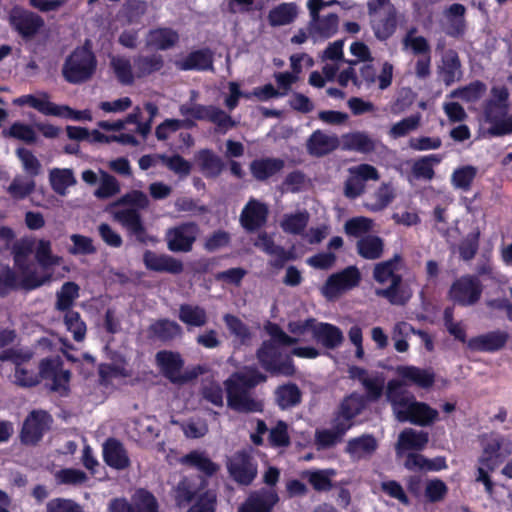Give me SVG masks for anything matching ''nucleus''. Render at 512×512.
Masks as SVG:
<instances>
[{
	"label": "nucleus",
	"mask_w": 512,
	"mask_h": 512,
	"mask_svg": "<svg viewBox=\"0 0 512 512\" xmlns=\"http://www.w3.org/2000/svg\"><path fill=\"white\" fill-rule=\"evenodd\" d=\"M366 408L364 397L352 392L345 396L333 413L330 429L315 432V445L318 450L329 449L341 443L346 433L355 425V418Z\"/></svg>",
	"instance_id": "nucleus-1"
},
{
	"label": "nucleus",
	"mask_w": 512,
	"mask_h": 512,
	"mask_svg": "<svg viewBox=\"0 0 512 512\" xmlns=\"http://www.w3.org/2000/svg\"><path fill=\"white\" fill-rule=\"evenodd\" d=\"M266 381L267 376L256 367H250L244 372H234L224 381L228 406L239 413L262 412V402L255 399L250 391Z\"/></svg>",
	"instance_id": "nucleus-2"
},
{
	"label": "nucleus",
	"mask_w": 512,
	"mask_h": 512,
	"mask_svg": "<svg viewBox=\"0 0 512 512\" xmlns=\"http://www.w3.org/2000/svg\"><path fill=\"white\" fill-rule=\"evenodd\" d=\"M35 353L28 347H11L0 351V362L14 366L13 383L21 388H32L39 384L38 374L28 364Z\"/></svg>",
	"instance_id": "nucleus-3"
},
{
	"label": "nucleus",
	"mask_w": 512,
	"mask_h": 512,
	"mask_svg": "<svg viewBox=\"0 0 512 512\" xmlns=\"http://www.w3.org/2000/svg\"><path fill=\"white\" fill-rule=\"evenodd\" d=\"M97 68V59L87 47H77L65 59L62 75L70 84H82L92 78Z\"/></svg>",
	"instance_id": "nucleus-4"
},
{
	"label": "nucleus",
	"mask_w": 512,
	"mask_h": 512,
	"mask_svg": "<svg viewBox=\"0 0 512 512\" xmlns=\"http://www.w3.org/2000/svg\"><path fill=\"white\" fill-rule=\"evenodd\" d=\"M260 366L271 376L292 377L296 373L294 361L290 355L283 356L280 347L271 340H264L256 351Z\"/></svg>",
	"instance_id": "nucleus-5"
},
{
	"label": "nucleus",
	"mask_w": 512,
	"mask_h": 512,
	"mask_svg": "<svg viewBox=\"0 0 512 512\" xmlns=\"http://www.w3.org/2000/svg\"><path fill=\"white\" fill-rule=\"evenodd\" d=\"M502 445L503 439L501 437L489 439L483 445L482 454L478 460L479 467L477 469L478 475L476 481L483 483L487 493H492L494 488V483L489 473L495 471L506 457L501 452Z\"/></svg>",
	"instance_id": "nucleus-6"
},
{
	"label": "nucleus",
	"mask_w": 512,
	"mask_h": 512,
	"mask_svg": "<svg viewBox=\"0 0 512 512\" xmlns=\"http://www.w3.org/2000/svg\"><path fill=\"white\" fill-rule=\"evenodd\" d=\"M483 293L481 280L475 275H462L455 279L447 293L454 305L460 307L474 306L479 302Z\"/></svg>",
	"instance_id": "nucleus-7"
},
{
	"label": "nucleus",
	"mask_w": 512,
	"mask_h": 512,
	"mask_svg": "<svg viewBox=\"0 0 512 512\" xmlns=\"http://www.w3.org/2000/svg\"><path fill=\"white\" fill-rule=\"evenodd\" d=\"M180 115L190 120L209 121L221 130H228L235 126V121L224 110L214 105L182 104L179 107Z\"/></svg>",
	"instance_id": "nucleus-8"
},
{
	"label": "nucleus",
	"mask_w": 512,
	"mask_h": 512,
	"mask_svg": "<svg viewBox=\"0 0 512 512\" xmlns=\"http://www.w3.org/2000/svg\"><path fill=\"white\" fill-rule=\"evenodd\" d=\"M155 361L161 374L172 384H185L197 376L196 373H182L184 360L178 352L169 350L158 351L155 355Z\"/></svg>",
	"instance_id": "nucleus-9"
},
{
	"label": "nucleus",
	"mask_w": 512,
	"mask_h": 512,
	"mask_svg": "<svg viewBox=\"0 0 512 512\" xmlns=\"http://www.w3.org/2000/svg\"><path fill=\"white\" fill-rule=\"evenodd\" d=\"M8 20L12 29L24 40L33 39L45 25L40 15L20 6L11 9Z\"/></svg>",
	"instance_id": "nucleus-10"
},
{
	"label": "nucleus",
	"mask_w": 512,
	"mask_h": 512,
	"mask_svg": "<svg viewBox=\"0 0 512 512\" xmlns=\"http://www.w3.org/2000/svg\"><path fill=\"white\" fill-rule=\"evenodd\" d=\"M52 416L45 410L31 411L23 422L20 432L21 442L26 445L38 444L44 434L50 430Z\"/></svg>",
	"instance_id": "nucleus-11"
},
{
	"label": "nucleus",
	"mask_w": 512,
	"mask_h": 512,
	"mask_svg": "<svg viewBox=\"0 0 512 512\" xmlns=\"http://www.w3.org/2000/svg\"><path fill=\"white\" fill-rule=\"evenodd\" d=\"M257 462L247 451L235 452L227 462L230 477L238 484L248 486L257 477Z\"/></svg>",
	"instance_id": "nucleus-12"
},
{
	"label": "nucleus",
	"mask_w": 512,
	"mask_h": 512,
	"mask_svg": "<svg viewBox=\"0 0 512 512\" xmlns=\"http://www.w3.org/2000/svg\"><path fill=\"white\" fill-rule=\"evenodd\" d=\"M361 274L356 266H348L331 274L325 281L321 292L327 299H334L341 293L359 285Z\"/></svg>",
	"instance_id": "nucleus-13"
},
{
	"label": "nucleus",
	"mask_w": 512,
	"mask_h": 512,
	"mask_svg": "<svg viewBox=\"0 0 512 512\" xmlns=\"http://www.w3.org/2000/svg\"><path fill=\"white\" fill-rule=\"evenodd\" d=\"M416 28H411L403 38V45L410 48L415 55L421 56L415 63V74L419 79H426L431 74V47L424 36H413Z\"/></svg>",
	"instance_id": "nucleus-14"
},
{
	"label": "nucleus",
	"mask_w": 512,
	"mask_h": 512,
	"mask_svg": "<svg viewBox=\"0 0 512 512\" xmlns=\"http://www.w3.org/2000/svg\"><path fill=\"white\" fill-rule=\"evenodd\" d=\"M509 105H498L486 101L483 107L485 122L490 124L487 133L492 137L512 134V116H508Z\"/></svg>",
	"instance_id": "nucleus-15"
},
{
	"label": "nucleus",
	"mask_w": 512,
	"mask_h": 512,
	"mask_svg": "<svg viewBox=\"0 0 512 512\" xmlns=\"http://www.w3.org/2000/svg\"><path fill=\"white\" fill-rule=\"evenodd\" d=\"M379 178L380 174L373 165L362 163L351 167L344 183V195L349 199H356L364 193L367 181H377Z\"/></svg>",
	"instance_id": "nucleus-16"
},
{
	"label": "nucleus",
	"mask_w": 512,
	"mask_h": 512,
	"mask_svg": "<svg viewBox=\"0 0 512 512\" xmlns=\"http://www.w3.org/2000/svg\"><path fill=\"white\" fill-rule=\"evenodd\" d=\"M199 227L195 222L182 223L167 232L168 249L172 252H190L196 241Z\"/></svg>",
	"instance_id": "nucleus-17"
},
{
	"label": "nucleus",
	"mask_w": 512,
	"mask_h": 512,
	"mask_svg": "<svg viewBox=\"0 0 512 512\" xmlns=\"http://www.w3.org/2000/svg\"><path fill=\"white\" fill-rule=\"evenodd\" d=\"M438 417V411L431 408L424 402L410 400L409 404L403 409L398 410V419L402 422L409 421L419 426H428Z\"/></svg>",
	"instance_id": "nucleus-18"
},
{
	"label": "nucleus",
	"mask_w": 512,
	"mask_h": 512,
	"mask_svg": "<svg viewBox=\"0 0 512 512\" xmlns=\"http://www.w3.org/2000/svg\"><path fill=\"white\" fill-rule=\"evenodd\" d=\"M279 502V496L273 488H261L252 492L239 508V512H272Z\"/></svg>",
	"instance_id": "nucleus-19"
},
{
	"label": "nucleus",
	"mask_w": 512,
	"mask_h": 512,
	"mask_svg": "<svg viewBox=\"0 0 512 512\" xmlns=\"http://www.w3.org/2000/svg\"><path fill=\"white\" fill-rule=\"evenodd\" d=\"M208 485L202 477H183L174 489V500L179 508L189 505Z\"/></svg>",
	"instance_id": "nucleus-20"
},
{
	"label": "nucleus",
	"mask_w": 512,
	"mask_h": 512,
	"mask_svg": "<svg viewBox=\"0 0 512 512\" xmlns=\"http://www.w3.org/2000/svg\"><path fill=\"white\" fill-rule=\"evenodd\" d=\"M508 340V332L495 330L470 338L467 347L471 351L493 353L504 348Z\"/></svg>",
	"instance_id": "nucleus-21"
},
{
	"label": "nucleus",
	"mask_w": 512,
	"mask_h": 512,
	"mask_svg": "<svg viewBox=\"0 0 512 512\" xmlns=\"http://www.w3.org/2000/svg\"><path fill=\"white\" fill-rule=\"evenodd\" d=\"M339 145L340 141L336 135H328L317 129L308 137L306 150L310 156L320 158L335 151Z\"/></svg>",
	"instance_id": "nucleus-22"
},
{
	"label": "nucleus",
	"mask_w": 512,
	"mask_h": 512,
	"mask_svg": "<svg viewBox=\"0 0 512 512\" xmlns=\"http://www.w3.org/2000/svg\"><path fill=\"white\" fill-rule=\"evenodd\" d=\"M267 217V206L257 200H250L241 212L240 223L246 231L254 232L265 225Z\"/></svg>",
	"instance_id": "nucleus-23"
},
{
	"label": "nucleus",
	"mask_w": 512,
	"mask_h": 512,
	"mask_svg": "<svg viewBox=\"0 0 512 512\" xmlns=\"http://www.w3.org/2000/svg\"><path fill=\"white\" fill-rule=\"evenodd\" d=\"M103 459L109 467L116 470H125L131 465L123 443L114 437H110L104 442Z\"/></svg>",
	"instance_id": "nucleus-24"
},
{
	"label": "nucleus",
	"mask_w": 512,
	"mask_h": 512,
	"mask_svg": "<svg viewBox=\"0 0 512 512\" xmlns=\"http://www.w3.org/2000/svg\"><path fill=\"white\" fill-rule=\"evenodd\" d=\"M284 167L285 161L281 158L261 157L250 162L249 171L256 181L267 182L280 173Z\"/></svg>",
	"instance_id": "nucleus-25"
},
{
	"label": "nucleus",
	"mask_w": 512,
	"mask_h": 512,
	"mask_svg": "<svg viewBox=\"0 0 512 512\" xmlns=\"http://www.w3.org/2000/svg\"><path fill=\"white\" fill-rule=\"evenodd\" d=\"M214 56L209 48L191 51L183 59L177 60L175 66L180 71L213 70Z\"/></svg>",
	"instance_id": "nucleus-26"
},
{
	"label": "nucleus",
	"mask_w": 512,
	"mask_h": 512,
	"mask_svg": "<svg viewBox=\"0 0 512 512\" xmlns=\"http://www.w3.org/2000/svg\"><path fill=\"white\" fill-rule=\"evenodd\" d=\"M143 262L148 270L155 272H165L170 274H180L184 270L183 263L166 254L158 255L151 250H146L143 254Z\"/></svg>",
	"instance_id": "nucleus-27"
},
{
	"label": "nucleus",
	"mask_w": 512,
	"mask_h": 512,
	"mask_svg": "<svg viewBox=\"0 0 512 512\" xmlns=\"http://www.w3.org/2000/svg\"><path fill=\"white\" fill-rule=\"evenodd\" d=\"M439 75L446 86H450L463 76L462 63L459 54L454 49L444 51L439 66Z\"/></svg>",
	"instance_id": "nucleus-28"
},
{
	"label": "nucleus",
	"mask_w": 512,
	"mask_h": 512,
	"mask_svg": "<svg viewBox=\"0 0 512 512\" xmlns=\"http://www.w3.org/2000/svg\"><path fill=\"white\" fill-rule=\"evenodd\" d=\"M378 449V442L372 434H362L347 441L345 452L353 459L371 457Z\"/></svg>",
	"instance_id": "nucleus-29"
},
{
	"label": "nucleus",
	"mask_w": 512,
	"mask_h": 512,
	"mask_svg": "<svg viewBox=\"0 0 512 512\" xmlns=\"http://www.w3.org/2000/svg\"><path fill=\"white\" fill-rule=\"evenodd\" d=\"M115 217L138 242L142 244L147 242L146 227L140 213L136 209H122L115 214Z\"/></svg>",
	"instance_id": "nucleus-30"
},
{
	"label": "nucleus",
	"mask_w": 512,
	"mask_h": 512,
	"mask_svg": "<svg viewBox=\"0 0 512 512\" xmlns=\"http://www.w3.org/2000/svg\"><path fill=\"white\" fill-rule=\"evenodd\" d=\"M312 336L317 343L330 350L338 348L344 341L341 329L326 322H316Z\"/></svg>",
	"instance_id": "nucleus-31"
},
{
	"label": "nucleus",
	"mask_w": 512,
	"mask_h": 512,
	"mask_svg": "<svg viewBox=\"0 0 512 512\" xmlns=\"http://www.w3.org/2000/svg\"><path fill=\"white\" fill-rule=\"evenodd\" d=\"M466 7L461 3L451 4L445 14L448 19V25L445 33L455 39L462 38L467 31V22L465 19Z\"/></svg>",
	"instance_id": "nucleus-32"
},
{
	"label": "nucleus",
	"mask_w": 512,
	"mask_h": 512,
	"mask_svg": "<svg viewBox=\"0 0 512 512\" xmlns=\"http://www.w3.org/2000/svg\"><path fill=\"white\" fill-rule=\"evenodd\" d=\"M397 374L407 383L423 389H429L434 385L435 373L431 369H423L416 366H399Z\"/></svg>",
	"instance_id": "nucleus-33"
},
{
	"label": "nucleus",
	"mask_w": 512,
	"mask_h": 512,
	"mask_svg": "<svg viewBox=\"0 0 512 512\" xmlns=\"http://www.w3.org/2000/svg\"><path fill=\"white\" fill-rule=\"evenodd\" d=\"M179 42V34L168 27L151 29L146 38V46L160 51L173 48Z\"/></svg>",
	"instance_id": "nucleus-34"
},
{
	"label": "nucleus",
	"mask_w": 512,
	"mask_h": 512,
	"mask_svg": "<svg viewBox=\"0 0 512 512\" xmlns=\"http://www.w3.org/2000/svg\"><path fill=\"white\" fill-rule=\"evenodd\" d=\"M371 28L378 40L385 41L389 39L397 29V10L394 5H389L385 9L383 17L373 19Z\"/></svg>",
	"instance_id": "nucleus-35"
},
{
	"label": "nucleus",
	"mask_w": 512,
	"mask_h": 512,
	"mask_svg": "<svg viewBox=\"0 0 512 512\" xmlns=\"http://www.w3.org/2000/svg\"><path fill=\"white\" fill-rule=\"evenodd\" d=\"M428 441L427 432L406 428L399 434L396 450L398 453L408 450L421 451L426 447Z\"/></svg>",
	"instance_id": "nucleus-36"
},
{
	"label": "nucleus",
	"mask_w": 512,
	"mask_h": 512,
	"mask_svg": "<svg viewBox=\"0 0 512 512\" xmlns=\"http://www.w3.org/2000/svg\"><path fill=\"white\" fill-rule=\"evenodd\" d=\"M148 333L151 338H156L161 342H169L180 337L183 333L182 327L175 321L164 318L159 319L148 327Z\"/></svg>",
	"instance_id": "nucleus-37"
},
{
	"label": "nucleus",
	"mask_w": 512,
	"mask_h": 512,
	"mask_svg": "<svg viewBox=\"0 0 512 512\" xmlns=\"http://www.w3.org/2000/svg\"><path fill=\"white\" fill-rule=\"evenodd\" d=\"M342 148L347 151L369 154L375 151L376 144L367 133L357 131L343 136Z\"/></svg>",
	"instance_id": "nucleus-38"
},
{
	"label": "nucleus",
	"mask_w": 512,
	"mask_h": 512,
	"mask_svg": "<svg viewBox=\"0 0 512 512\" xmlns=\"http://www.w3.org/2000/svg\"><path fill=\"white\" fill-rule=\"evenodd\" d=\"M298 16V7L294 2H284L273 7L267 16L272 27L285 26L293 23Z\"/></svg>",
	"instance_id": "nucleus-39"
},
{
	"label": "nucleus",
	"mask_w": 512,
	"mask_h": 512,
	"mask_svg": "<svg viewBox=\"0 0 512 512\" xmlns=\"http://www.w3.org/2000/svg\"><path fill=\"white\" fill-rule=\"evenodd\" d=\"M376 294L385 298L392 305H405L411 298V293L403 285L402 276H395L390 285L384 289H377Z\"/></svg>",
	"instance_id": "nucleus-40"
},
{
	"label": "nucleus",
	"mask_w": 512,
	"mask_h": 512,
	"mask_svg": "<svg viewBox=\"0 0 512 512\" xmlns=\"http://www.w3.org/2000/svg\"><path fill=\"white\" fill-rule=\"evenodd\" d=\"M197 159L200 170L207 179H215L220 176L225 164L222 159L210 149L199 151Z\"/></svg>",
	"instance_id": "nucleus-41"
},
{
	"label": "nucleus",
	"mask_w": 512,
	"mask_h": 512,
	"mask_svg": "<svg viewBox=\"0 0 512 512\" xmlns=\"http://www.w3.org/2000/svg\"><path fill=\"white\" fill-rule=\"evenodd\" d=\"M182 462L192 468H195L206 477H212L220 469V466L213 462L205 452L198 450H193L186 454L183 457Z\"/></svg>",
	"instance_id": "nucleus-42"
},
{
	"label": "nucleus",
	"mask_w": 512,
	"mask_h": 512,
	"mask_svg": "<svg viewBox=\"0 0 512 512\" xmlns=\"http://www.w3.org/2000/svg\"><path fill=\"white\" fill-rule=\"evenodd\" d=\"M138 78L146 77L161 71L164 67V58L159 53L150 55H137L133 58Z\"/></svg>",
	"instance_id": "nucleus-43"
},
{
	"label": "nucleus",
	"mask_w": 512,
	"mask_h": 512,
	"mask_svg": "<svg viewBox=\"0 0 512 512\" xmlns=\"http://www.w3.org/2000/svg\"><path fill=\"white\" fill-rule=\"evenodd\" d=\"M339 17L336 13H329L326 16H319L317 21L310 20L309 33L323 39L331 38L338 30Z\"/></svg>",
	"instance_id": "nucleus-44"
},
{
	"label": "nucleus",
	"mask_w": 512,
	"mask_h": 512,
	"mask_svg": "<svg viewBox=\"0 0 512 512\" xmlns=\"http://www.w3.org/2000/svg\"><path fill=\"white\" fill-rule=\"evenodd\" d=\"M357 253L364 259H379L384 250L382 238L376 235H365L356 243Z\"/></svg>",
	"instance_id": "nucleus-45"
},
{
	"label": "nucleus",
	"mask_w": 512,
	"mask_h": 512,
	"mask_svg": "<svg viewBox=\"0 0 512 512\" xmlns=\"http://www.w3.org/2000/svg\"><path fill=\"white\" fill-rule=\"evenodd\" d=\"M402 260V256L396 253L391 259L377 263L373 270L375 281L385 284L388 281L392 282L395 276H401L396 271L399 270V264Z\"/></svg>",
	"instance_id": "nucleus-46"
},
{
	"label": "nucleus",
	"mask_w": 512,
	"mask_h": 512,
	"mask_svg": "<svg viewBox=\"0 0 512 512\" xmlns=\"http://www.w3.org/2000/svg\"><path fill=\"white\" fill-rule=\"evenodd\" d=\"M179 320L192 327H202L207 323L206 310L199 305L181 304L178 313Z\"/></svg>",
	"instance_id": "nucleus-47"
},
{
	"label": "nucleus",
	"mask_w": 512,
	"mask_h": 512,
	"mask_svg": "<svg viewBox=\"0 0 512 512\" xmlns=\"http://www.w3.org/2000/svg\"><path fill=\"white\" fill-rule=\"evenodd\" d=\"M131 512H159V503L152 492L139 488L131 497Z\"/></svg>",
	"instance_id": "nucleus-48"
},
{
	"label": "nucleus",
	"mask_w": 512,
	"mask_h": 512,
	"mask_svg": "<svg viewBox=\"0 0 512 512\" xmlns=\"http://www.w3.org/2000/svg\"><path fill=\"white\" fill-rule=\"evenodd\" d=\"M301 391L295 383L283 384L275 391L276 402L282 409L294 407L301 402Z\"/></svg>",
	"instance_id": "nucleus-49"
},
{
	"label": "nucleus",
	"mask_w": 512,
	"mask_h": 512,
	"mask_svg": "<svg viewBox=\"0 0 512 512\" xmlns=\"http://www.w3.org/2000/svg\"><path fill=\"white\" fill-rule=\"evenodd\" d=\"M309 222V213L300 211L291 214H285L281 220L280 226L285 233L292 235H302Z\"/></svg>",
	"instance_id": "nucleus-50"
},
{
	"label": "nucleus",
	"mask_w": 512,
	"mask_h": 512,
	"mask_svg": "<svg viewBox=\"0 0 512 512\" xmlns=\"http://www.w3.org/2000/svg\"><path fill=\"white\" fill-rule=\"evenodd\" d=\"M79 297V286L75 282H65L56 293V309L60 312L72 310L75 299Z\"/></svg>",
	"instance_id": "nucleus-51"
},
{
	"label": "nucleus",
	"mask_w": 512,
	"mask_h": 512,
	"mask_svg": "<svg viewBox=\"0 0 512 512\" xmlns=\"http://www.w3.org/2000/svg\"><path fill=\"white\" fill-rule=\"evenodd\" d=\"M335 475L336 471L334 469H322L306 472L309 484L318 492L330 491L333 487L332 477Z\"/></svg>",
	"instance_id": "nucleus-52"
},
{
	"label": "nucleus",
	"mask_w": 512,
	"mask_h": 512,
	"mask_svg": "<svg viewBox=\"0 0 512 512\" xmlns=\"http://www.w3.org/2000/svg\"><path fill=\"white\" fill-rule=\"evenodd\" d=\"M110 65L120 84L132 85L134 83L130 59L125 56H114L111 58Z\"/></svg>",
	"instance_id": "nucleus-53"
},
{
	"label": "nucleus",
	"mask_w": 512,
	"mask_h": 512,
	"mask_svg": "<svg viewBox=\"0 0 512 512\" xmlns=\"http://www.w3.org/2000/svg\"><path fill=\"white\" fill-rule=\"evenodd\" d=\"M49 180L51 188L59 195H65L67 188L75 184V178L70 169L51 170Z\"/></svg>",
	"instance_id": "nucleus-54"
},
{
	"label": "nucleus",
	"mask_w": 512,
	"mask_h": 512,
	"mask_svg": "<svg viewBox=\"0 0 512 512\" xmlns=\"http://www.w3.org/2000/svg\"><path fill=\"white\" fill-rule=\"evenodd\" d=\"M440 160L439 156L435 154L419 158L412 166V173L414 177L425 180L433 179L435 175L433 166L434 164H438Z\"/></svg>",
	"instance_id": "nucleus-55"
},
{
	"label": "nucleus",
	"mask_w": 512,
	"mask_h": 512,
	"mask_svg": "<svg viewBox=\"0 0 512 512\" xmlns=\"http://www.w3.org/2000/svg\"><path fill=\"white\" fill-rule=\"evenodd\" d=\"M195 122L190 119H165L155 129V136L160 141L168 139L170 133L176 132L181 128L191 129L195 126Z\"/></svg>",
	"instance_id": "nucleus-56"
},
{
	"label": "nucleus",
	"mask_w": 512,
	"mask_h": 512,
	"mask_svg": "<svg viewBox=\"0 0 512 512\" xmlns=\"http://www.w3.org/2000/svg\"><path fill=\"white\" fill-rule=\"evenodd\" d=\"M477 175V169L472 165L462 166L454 170L451 176L452 185L456 189L469 191Z\"/></svg>",
	"instance_id": "nucleus-57"
},
{
	"label": "nucleus",
	"mask_w": 512,
	"mask_h": 512,
	"mask_svg": "<svg viewBox=\"0 0 512 512\" xmlns=\"http://www.w3.org/2000/svg\"><path fill=\"white\" fill-rule=\"evenodd\" d=\"M373 228V220L364 216H357L348 219L344 224L346 235L355 238H362Z\"/></svg>",
	"instance_id": "nucleus-58"
},
{
	"label": "nucleus",
	"mask_w": 512,
	"mask_h": 512,
	"mask_svg": "<svg viewBox=\"0 0 512 512\" xmlns=\"http://www.w3.org/2000/svg\"><path fill=\"white\" fill-rule=\"evenodd\" d=\"M386 396L397 414L398 410H403L409 404L410 400L413 399V397L406 396L401 383L397 380H390L388 382Z\"/></svg>",
	"instance_id": "nucleus-59"
},
{
	"label": "nucleus",
	"mask_w": 512,
	"mask_h": 512,
	"mask_svg": "<svg viewBox=\"0 0 512 512\" xmlns=\"http://www.w3.org/2000/svg\"><path fill=\"white\" fill-rule=\"evenodd\" d=\"M64 324L67 330L73 334V339L76 342L84 340L87 328L79 312L74 310L65 311Z\"/></svg>",
	"instance_id": "nucleus-60"
},
{
	"label": "nucleus",
	"mask_w": 512,
	"mask_h": 512,
	"mask_svg": "<svg viewBox=\"0 0 512 512\" xmlns=\"http://www.w3.org/2000/svg\"><path fill=\"white\" fill-rule=\"evenodd\" d=\"M35 259L38 262V264L44 269L57 266L62 261V258L60 256L52 254L51 243L48 240H40L38 242L35 251Z\"/></svg>",
	"instance_id": "nucleus-61"
},
{
	"label": "nucleus",
	"mask_w": 512,
	"mask_h": 512,
	"mask_svg": "<svg viewBox=\"0 0 512 512\" xmlns=\"http://www.w3.org/2000/svg\"><path fill=\"white\" fill-rule=\"evenodd\" d=\"M19 290L18 275L9 265L0 263V297Z\"/></svg>",
	"instance_id": "nucleus-62"
},
{
	"label": "nucleus",
	"mask_w": 512,
	"mask_h": 512,
	"mask_svg": "<svg viewBox=\"0 0 512 512\" xmlns=\"http://www.w3.org/2000/svg\"><path fill=\"white\" fill-rule=\"evenodd\" d=\"M216 504L217 495L215 491L206 487L195 498V502L191 505L188 512H215Z\"/></svg>",
	"instance_id": "nucleus-63"
},
{
	"label": "nucleus",
	"mask_w": 512,
	"mask_h": 512,
	"mask_svg": "<svg viewBox=\"0 0 512 512\" xmlns=\"http://www.w3.org/2000/svg\"><path fill=\"white\" fill-rule=\"evenodd\" d=\"M45 512H84V510L73 499L57 497L47 502Z\"/></svg>",
	"instance_id": "nucleus-64"
}]
</instances>
